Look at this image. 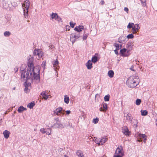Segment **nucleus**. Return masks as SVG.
<instances>
[{"mask_svg": "<svg viewBox=\"0 0 157 157\" xmlns=\"http://www.w3.org/2000/svg\"><path fill=\"white\" fill-rule=\"evenodd\" d=\"M139 78V77L138 76H131L127 80L126 84L130 88H134L139 84V82L137 81Z\"/></svg>", "mask_w": 157, "mask_h": 157, "instance_id": "f257e3e1", "label": "nucleus"}, {"mask_svg": "<svg viewBox=\"0 0 157 157\" xmlns=\"http://www.w3.org/2000/svg\"><path fill=\"white\" fill-rule=\"evenodd\" d=\"M40 69L39 66L33 67L32 70H31V71L33 73V79L37 83L40 82Z\"/></svg>", "mask_w": 157, "mask_h": 157, "instance_id": "f03ea898", "label": "nucleus"}, {"mask_svg": "<svg viewBox=\"0 0 157 157\" xmlns=\"http://www.w3.org/2000/svg\"><path fill=\"white\" fill-rule=\"evenodd\" d=\"M21 78H23L24 80L25 81L28 80L29 79L33 81V75L31 71L29 70H27L25 72H23L21 73Z\"/></svg>", "mask_w": 157, "mask_h": 157, "instance_id": "7ed1b4c3", "label": "nucleus"}, {"mask_svg": "<svg viewBox=\"0 0 157 157\" xmlns=\"http://www.w3.org/2000/svg\"><path fill=\"white\" fill-rule=\"evenodd\" d=\"M30 2L28 0H26L22 4L23 7L24 17L27 18L28 16V10L30 6Z\"/></svg>", "mask_w": 157, "mask_h": 157, "instance_id": "20e7f679", "label": "nucleus"}, {"mask_svg": "<svg viewBox=\"0 0 157 157\" xmlns=\"http://www.w3.org/2000/svg\"><path fill=\"white\" fill-rule=\"evenodd\" d=\"M80 37L79 33L76 32L71 33L70 36V41L73 44L76 40L77 39Z\"/></svg>", "mask_w": 157, "mask_h": 157, "instance_id": "39448f33", "label": "nucleus"}, {"mask_svg": "<svg viewBox=\"0 0 157 157\" xmlns=\"http://www.w3.org/2000/svg\"><path fill=\"white\" fill-rule=\"evenodd\" d=\"M126 117V119L128 121H130L131 123L133 124L134 125H136V127L137 126V120L135 119H134V121H135V123H133L134 122H132V119H133V117L131 116V114L128 113L127 114L126 116H125Z\"/></svg>", "mask_w": 157, "mask_h": 157, "instance_id": "423d86ee", "label": "nucleus"}, {"mask_svg": "<svg viewBox=\"0 0 157 157\" xmlns=\"http://www.w3.org/2000/svg\"><path fill=\"white\" fill-rule=\"evenodd\" d=\"M34 54L38 56L39 58H42L44 55V53L41 50L35 49L34 51Z\"/></svg>", "mask_w": 157, "mask_h": 157, "instance_id": "0eeeda50", "label": "nucleus"}, {"mask_svg": "<svg viewBox=\"0 0 157 157\" xmlns=\"http://www.w3.org/2000/svg\"><path fill=\"white\" fill-rule=\"evenodd\" d=\"M51 127L53 128H58L60 129H62L64 128V125L61 124L60 122H56L52 125L51 126Z\"/></svg>", "mask_w": 157, "mask_h": 157, "instance_id": "6e6552de", "label": "nucleus"}, {"mask_svg": "<svg viewBox=\"0 0 157 157\" xmlns=\"http://www.w3.org/2000/svg\"><path fill=\"white\" fill-rule=\"evenodd\" d=\"M120 52L121 55L124 56H127L129 55V51L125 48L121 49Z\"/></svg>", "mask_w": 157, "mask_h": 157, "instance_id": "1a4fd4ad", "label": "nucleus"}, {"mask_svg": "<svg viewBox=\"0 0 157 157\" xmlns=\"http://www.w3.org/2000/svg\"><path fill=\"white\" fill-rule=\"evenodd\" d=\"M115 153L116 154L120 155H122L123 156L124 155V153L123 152V148L122 146H119L117 149Z\"/></svg>", "mask_w": 157, "mask_h": 157, "instance_id": "9d476101", "label": "nucleus"}, {"mask_svg": "<svg viewBox=\"0 0 157 157\" xmlns=\"http://www.w3.org/2000/svg\"><path fill=\"white\" fill-rule=\"evenodd\" d=\"M52 64L55 71H56L57 70H59V62L58 59H56L55 60L53 61L52 62Z\"/></svg>", "mask_w": 157, "mask_h": 157, "instance_id": "9b49d317", "label": "nucleus"}, {"mask_svg": "<svg viewBox=\"0 0 157 157\" xmlns=\"http://www.w3.org/2000/svg\"><path fill=\"white\" fill-rule=\"evenodd\" d=\"M140 27L138 24H136L133 26L132 30L133 33H136L139 30Z\"/></svg>", "mask_w": 157, "mask_h": 157, "instance_id": "f8f14e48", "label": "nucleus"}, {"mask_svg": "<svg viewBox=\"0 0 157 157\" xmlns=\"http://www.w3.org/2000/svg\"><path fill=\"white\" fill-rule=\"evenodd\" d=\"M134 45L133 42L129 41L126 44V47L127 49L130 51L132 50Z\"/></svg>", "mask_w": 157, "mask_h": 157, "instance_id": "ddd939ff", "label": "nucleus"}, {"mask_svg": "<svg viewBox=\"0 0 157 157\" xmlns=\"http://www.w3.org/2000/svg\"><path fill=\"white\" fill-rule=\"evenodd\" d=\"M86 66L88 70H90L92 68V63L90 59H89L87 63H86Z\"/></svg>", "mask_w": 157, "mask_h": 157, "instance_id": "4468645a", "label": "nucleus"}, {"mask_svg": "<svg viewBox=\"0 0 157 157\" xmlns=\"http://www.w3.org/2000/svg\"><path fill=\"white\" fill-rule=\"evenodd\" d=\"M122 131L125 135H128L129 134L130 132L129 131L128 128L127 126L123 127Z\"/></svg>", "mask_w": 157, "mask_h": 157, "instance_id": "2eb2a0df", "label": "nucleus"}, {"mask_svg": "<svg viewBox=\"0 0 157 157\" xmlns=\"http://www.w3.org/2000/svg\"><path fill=\"white\" fill-rule=\"evenodd\" d=\"M46 91H43L40 94V95L45 100H47L49 96H50V95L46 94Z\"/></svg>", "mask_w": 157, "mask_h": 157, "instance_id": "dca6fc26", "label": "nucleus"}, {"mask_svg": "<svg viewBox=\"0 0 157 157\" xmlns=\"http://www.w3.org/2000/svg\"><path fill=\"white\" fill-rule=\"evenodd\" d=\"M30 59H28L29 62L28 63V67L27 68L28 70H29L30 71H31L32 68L33 69L34 67V65L32 62H31V61H29Z\"/></svg>", "mask_w": 157, "mask_h": 157, "instance_id": "f3484780", "label": "nucleus"}, {"mask_svg": "<svg viewBox=\"0 0 157 157\" xmlns=\"http://www.w3.org/2000/svg\"><path fill=\"white\" fill-rule=\"evenodd\" d=\"M83 29V26L82 25H79L75 27L74 29L75 31L77 32L78 33H79L80 32H81Z\"/></svg>", "mask_w": 157, "mask_h": 157, "instance_id": "a211bd4d", "label": "nucleus"}, {"mask_svg": "<svg viewBox=\"0 0 157 157\" xmlns=\"http://www.w3.org/2000/svg\"><path fill=\"white\" fill-rule=\"evenodd\" d=\"M63 108L62 107H59L56 109L54 111V113L57 115H59V113H60L62 111Z\"/></svg>", "mask_w": 157, "mask_h": 157, "instance_id": "6ab92c4d", "label": "nucleus"}, {"mask_svg": "<svg viewBox=\"0 0 157 157\" xmlns=\"http://www.w3.org/2000/svg\"><path fill=\"white\" fill-rule=\"evenodd\" d=\"M3 134L5 138L6 139H8L10 136L9 132L7 130L4 131L3 132Z\"/></svg>", "mask_w": 157, "mask_h": 157, "instance_id": "aec40b11", "label": "nucleus"}, {"mask_svg": "<svg viewBox=\"0 0 157 157\" xmlns=\"http://www.w3.org/2000/svg\"><path fill=\"white\" fill-rule=\"evenodd\" d=\"M76 154L78 157H84L83 153L81 150H78L76 152Z\"/></svg>", "mask_w": 157, "mask_h": 157, "instance_id": "412c9836", "label": "nucleus"}, {"mask_svg": "<svg viewBox=\"0 0 157 157\" xmlns=\"http://www.w3.org/2000/svg\"><path fill=\"white\" fill-rule=\"evenodd\" d=\"M26 110V108H24L22 106H21L18 108L17 111L19 113H21L24 111Z\"/></svg>", "mask_w": 157, "mask_h": 157, "instance_id": "4be33fe9", "label": "nucleus"}, {"mask_svg": "<svg viewBox=\"0 0 157 157\" xmlns=\"http://www.w3.org/2000/svg\"><path fill=\"white\" fill-rule=\"evenodd\" d=\"M35 105V102L33 101L29 103L27 105V107H28L30 109H31L33 108Z\"/></svg>", "mask_w": 157, "mask_h": 157, "instance_id": "5701e85b", "label": "nucleus"}, {"mask_svg": "<svg viewBox=\"0 0 157 157\" xmlns=\"http://www.w3.org/2000/svg\"><path fill=\"white\" fill-rule=\"evenodd\" d=\"M50 16L52 19H54L56 20L57 17L58 15L56 13H53Z\"/></svg>", "mask_w": 157, "mask_h": 157, "instance_id": "b1692460", "label": "nucleus"}, {"mask_svg": "<svg viewBox=\"0 0 157 157\" xmlns=\"http://www.w3.org/2000/svg\"><path fill=\"white\" fill-rule=\"evenodd\" d=\"M108 76L111 78L113 77L114 73L113 70H109L108 72Z\"/></svg>", "mask_w": 157, "mask_h": 157, "instance_id": "393cba45", "label": "nucleus"}, {"mask_svg": "<svg viewBox=\"0 0 157 157\" xmlns=\"http://www.w3.org/2000/svg\"><path fill=\"white\" fill-rule=\"evenodd\" d=\"M26 66L25 64H23L21 65L20 68L21 73L25 71L26 70H25V69L26 68Z\"/></svg>", "mask_w": 157, "mask_h": 157, "instance_id": "a878e982", "label": "nucleus"}, {"mask_svg": "<svg viewBox=\"0 0 157 157\" xmlns=\"http://www.w3.org/2000/svg\"><path fill=\"white\" fill-rule=\"evenodd\" d=\"M64 101L66 104H68L69 102V97L67 95H65L64 96Z\"/></svg>", "mask_w": 157, "mask_h": 157, "instance_id": "bb28decb", "label": "nucleus"}, {"mask_svg": "<svg viewBox=\"0 0 157 157\" xmlns=\"http://www.w3.org/2000/svg\"><path fill=\"white\" fill-rule=\"evenodd\" d=\"M64 126L67 128H71L72 127V125L70 122H67V124L64 125Z\"/></svg>", "mask_w": 157, "mask_h": 157, "instance_id": "cd10ccee", "label": "nucleus"}, {"mask_svg": "<svg viewBox=\"0 0 157 157\" xmlns=\"http://www.w3.org/2000/svg\"><path fill=\"white\" fill-rule=\"evenodd\" d=\"M138 136L140 139L143 138V139L147 138V136L145 134H143L139 133L138 135Z\"/></svg>", "mask_w": 157, "mask_h": 157, "instance_id": "c85d7f7f", "label": "nucleus"}, {"mask_svg": "<svg viewBox=\"0 0 157 157\" xmlns=\"http://www.w3.org/2000/svg\"><path fill=\"white\" fill-rule=\"evenodd\" d=\"M141 115L142 116H146L148 112L146 110H141Z\"/></svg>", "mask_w": 157, "mask_h": 157, "instance_id": "c756f323", "label": "nucleus"}, {"mask_svg": "<svg viewBox=\"0 0 157 157\" xmlns=\"http://www.w3.org/2000/svg\"><path fill=\"white\" fill-rule=\"evenodd\" d=\"M110 98V95L109 94H107L104 97V100L105 101H109V100Z\"/></svg>", "mask_w": 157, "mask_h": 157, "instance_id": "7c9ffc66", "label": "nucleus"}, {"mask_svg": "<svg viewBox=\"0 0 157 157\" xmlns=\"http://www.w3.org/2000/svg\"><path fill=\"white\" fill-rule=\"evenodd\" d=\"M114 46L116 47L117 50H119L121 47V46L118 44L115 43L114 44Z\"/></svg>", "mask_w": 157, "mask_h": 157, "instance_id": "2f4dec72", "label": "nucleus"}, {"mask_svg": "<svg viewBox=\"0 0 157 157\" xmlns=\"http://www.w3.org/2000/svg\"><path fill=\"white\" fill-rule=\"evenodd\" d=\"M41 67L43 68V69L44 70L45 69L46 67V65L45 61H44L41 64Z\"/></svg>", "mask_w": 157, "mask_h": 157, "instance_id": "473e14b6", "label": "nucleus"}, {"mask_svg": "<svg viewBox=\"0 0 157 157\" xmlns=\"http://www.w3.org/2000/svg\"><path fill=\"white\" fill-rule=\"evenodd\" d=\"M51 132V129L50 128H47L45 130V133L46 134L50 135Z\"/></svg>", "mask_w": 157, "mask_h": 157, "instance_id": "72a5a7b5", "label": "nucleus"}, {"mask_svg": "<svg viewBox=\"0 0 157 157\" xmlns=\"http://www.w3.org/2000/svg\"><path fill=\"white\" fill-rule=\"evenodd\" d=\"M141 102V99H137L136 101V105H139L140 104Z\"/></svg>", "mask_w": 157, "mask_h": 157, "instance_id": "f704fd0d", "label": "nucleus"}, {"mask_svg": "<svg viewBox=\"0 0 157 157\" xmlns=\"http://www.w3.org/2000/svg\"><path fill=\"white\" fill-rule=\"evenodd\" d=\"M134 24L133 23H129L128 24V25L127 26V28L128 29H130L131 28H132L133 27V26H134Z\"/></svg>", "mask_w": 157, "mask_h": 157, "instance_id": "c9c22d12", "label": "nucleus"}, {"mask_svg": "<svg viewBox=\"0 0 157 157\" xmlns=\"http://www.w3.org/2000/svg\"><path fill=\"white\" fill-rule=\"evenodd\" d=\"M99 121V118L98 117H96L95 118H94L93 120V122L94 124H97Z\"/></svg>", "mask_w": 157, "mask_h": 157, "instance_id": "e433bc0d", "label": "nucleus"}, {"mask_svg": "<svg viewBox=\"0 0 157 157\" xmlns=\"http://www.w3.org/2000/svg\"><path fill=\"white\" fill-rule=\"evenodd\" d=\"M9 4H6V2H3V8L5 9L9 7Z\"/></svg>", "mask_w": 157, "mask_h": 157, "instance_id": "4c0bfd02", "label": "nucleus"}, {"mask_svg": "<svg viewBox=\"0 0 157 157\" xmlns=\"http://www.w3.org/2000/svg\"><path fill=\"white\" fill-rule=\"evenodd\" d=\"M102 140V143H101V145H102L106 141H107V138L105 137H104L102 139H101Z\"/></svg>", "mask_w": 157, "mask_h": 157, "instance_id": "58836bf2", "label": "nucleus"}, {"mask_svg": "<svg viewBox=\"0 0 157 157\" xmlns=\"http://www.w3.org/2000/svg\"><path fill=\"white\" fill-rule=\"evenodd\" d=\"M27 81L28 80L25 81V82L24 83V86H28V87L29 86H30L31 83L30 82H27Z\"/></svg>", "mask_w": 157, "mask_h": 157, "instance_id": "ea45409f", "label": "nucleus"}, {"mask_svg": "<svg viewBox=\"0 0 157 157\" xmlns=\"http://www.w3.org/2000/svg\"><path fill=\"white\" fill-rule=\"evenodd\" d=\"M125 37L124 36H121L119 38V40H120L119 42L120 43H121L124 40Z\"/></svg>", "mask_w": 157, "mask_h": 157, "instance_id": "a19ab883", "label": "nucleus"}, {"mask_svg": "<svg viewBox=\"0 0 157 157\" xmlns=\"http://www.w3.org/2000/svg\"><path fill=\"white\" fill-rule=\"evenodd\" d=\"M134 37V36L132 34H131L128 35L127 36V37L128 39H132Z\"/></svg>", "mask_w": 157, "mask_h": 157, "instance_id": "79ce46f5", "label": "nucleus"}, {"mask_svg": "<svg viewBox=\"0 0 157 157\" xmlns=\"http://www.w3.org/2000/svg\"><path fill=\"white\" fill-rule=\"evenodd\" d=\"M100 57L98 54H95L94 56L91 59H98Z\"/></svg>", "mask_w": 157, "mask_h": 157, "instance_id": "37998d69", "label": "nucleus"}, {"mask_svg": "<svg viewBox=\"0 0 157 157\" xmlns=\"http://www.w3.org/2000/svg\"><path fill=\"white\" fill-rule=\"evenodd\" d=\"M4 34L5 36H8L10 35V33L9 31H6L4 33Z\"/></svg>", "mask_w": 157, "mask_h": 157, "instance_id": "c03bdc74", "label": "nucleus"}, {"mask_svg": "<svg viewBox=\"0 0 157 157\" xmlns=\"http://www.w3.org/2000/svg\"><path fill=\"white\" fill-rule=\"evenodd\" d=\"M103 107L104 109L107 110V104L104 103L103 104Z\"/></svg>", "mask_w": 157, "mask_h": 157, "instance_id": "a18cd8bd", "label": "nucleus"}, {"mask_svg": "<svg viewBox=\"0 0 157 157\" xmlns=\"http://www.w3.org/2000/svg\"><path fill=\"white\" fill-rule=\"evenodd\" d=\"M40 131L43 134L45 133V129L44 128H41L40 130Z\"/></svg>", "mask_w": 157, "mask_h": 157, "instance_id": "49530a36", "label": "nucleus"}, {"mask_svg": "<svg viewBox=\"0 0 157 157\" xmlns=\"http://www.w3.org/2000/svg\"><path fill=\"white\" fill-rule=\"evenodd\" d=\"M75 24V23H74L72 22H70V25L72 28L74 27Z\"/></svg>", "mask_w": 157, "mask_h": 157, "instance_id": "de8ad7c7", "label": "nucleus"}, {"mask_svg": "<svg viewBox=\"0 0 157 157\" xmlns=\"http://www.w3.org/2000/svg\"><path fill=\"white\" fill-rule=\"evenodd\" d=\"M102 142L101 139L100 140H98V141H97V142H96V143H97L98 145H101V143H102Z\"/></svg>", "mask_w": 157, "mask_h": 157, "instance_id": "09e8293b", "label": "nucleus"}, {"mask_svg": "<svg viewBox=\"0 0 157 157\" xmlns=\"http://www.w3.org/2000/svg\"><path fill=\"white\" fill-rule=\"evenodd\" d=\"M56 20L57 21L59 22H60V21H62L61 18L59 17L58 16L57 17V18Z\"/></svg>", "mask_w": 157, "mask_h": 157, "instance_id": "8fccbe9b", "label": "nucleus"}, {"mask_svg": "<svg viewBox=\"0 0 157 157\" xmlns=\"http://www.w3.org/2000/svg\"><path fill=\"white\" fill-rule=\"evenodd\" d=\"M99 59H91V61L92 62V63H96Z\"/></svg>", "mask_w": 157, "mask_h": 157, "instance_id": "3c124183", "label": "nucleus"}, {"mask_svg": "<svg viewBox=\"0 0 157 157\" xmlns=\"http://www.w3.org/2000/svg\"><path fill=\"white\" fill-rule=\"evenodd\" d=\"M123 156L122 155H120L119 154H116L114 155L113 157H122Z\"/></svg>", "mask_w": 157, "mask_h": 157, "instance_id": "603ef678", "label": "nucleus"}, {"mask_svg": "<svg viewBox=\"0 0 157 157\" xmlns=\"http://www.w3.org/2000/svg\"><path fill=\"white\" fill-rule=\"evenodd\" d=\"M25 88L24 90V91H27V90H29L28 88V86H25Z\"/></svg>", "mask_w": 157, "mask_h": 157, "instance_id": "864d4df0", "label": "nucleus"}, {"mask_svg": "<svg viewBox=\"0 0 157 157\" xmlns=\"http://www.w3.org/2000/svg\"><path fill=\"white\" fill-rule=\"evenodd\" d=\"M71 113V111L70 110H67L66 111V113L67 115Z\"/></svg>", "mask_w": 157, "mask_h": 157, "instance_id": "5fc2aeb1", "label": "nucleus"}, {"mask_svg": "<svg viewBox=\"0 0 157 157\" xmlns=\"http://www.w3.org/2000/svg\"><path fill=\"white\" fill-rule=\"evenodd\" d=\"M55 120L56 121V122H60L59 118H56L55 119Z\"/></svg>", "mask_w": 157, "mask_h": 157, "instance_id": "6e6d98bb", "label": "nucleus"}, {"mask_svg": "<svg viewBox=\"0 0 157 157\" xmlns=\"http://www.w3.org/2000/svg\"><path fill=\"white\" fill-rule=\"evenodd\" d=\"M124 10L127 13H128V9L127 8L125 7L124 8Z\"/></svg>", "mask_w": 157, "mask_h": 157, "instance_id": "4d7b16f0", "label": "nucleus"}, {"mask_svg": "<svg viewBox=\"0 0 157 157\" xmlns=\"http://www.w3.org/2000/svg\"><path fill=\"white\" fill-rule=\"evenodd\" d=\"M18 68L17 67H16L14 68V70L15 73H16L18 71Z\"/></svg>", "mask_w": 157, "mask_h": 157, "instance_id": "13d9d810", "label": "nucleus"}, {"mask_svg": "<svg viewBox=\"0 0 157 157\" xmlns=\"http://www.w3.org/2000/svg\"><path fill=\"white\" fill-rule=\"evenodd\" d=\"M140 1L141 2L143 3V5L146 6V3L145 2H143V1H142V0H140Z\"/></svg>", "mask_w": 157, "mask_h": 157, "instance_id": "bf43d9fd", "label": "nucleus"}, {"mask_svg": "<svg viewBox=\"0 0 157 157\" xmlns=\"http://www.w3.org/2000/svg\"><path fill=\"white\" fill-rule=\"evenodd\" d=\"M87 37V35H84L83 37V39L84 40H86V38Z\"/></svg>", "mask_w": 157, "mask_h": 157, "instance_id": "052dcab7", "label": "nucleus"}, {"mask_svg": "<svg viewBox=\"0 0 157 157\" xmlns=\"http://www.w3.org/2000/svg\"><path fill=\"white\" fill-rule=\"evenodd\" d=\"M130 69L132 71H134V70L133 69V66H132L130 68Z\"/></svg>", "mask_w": 157, "mask_h": 157, "instance_id": "680f3d73", "label": "nucleus"}, {"mask_svg": "<svg viewBox=\"0 0 157 157\" xmlns=\"http://www.w3.org/2000/svg\"><path fill=\"white\" fill-rule=\"evenodd\" d=\"M94 140L96 142H97V141L99 140L96 137H94Z\"/></svg>", "mask_w": 157, "mask_h": 157, "instance_id": "e2e57ef3", "label": "nucleus"}, {"mask_svg": "<svg viewBox=\"0 0 157 157\" xmlns=\"http://www.w3.org/2000/svg\"><path fill=\"white\" fill-rule=\"evenodd\" d=\"M70 27L69 26H67L66 27V31H67V29L68 30H69L70 29Z\"/></svg>", "mask_w": 157, "mask_h": 157, "instance_id": "0e129e2a", "label": "nucleus"}, {"mask_svg": "<svg viewBox=\"0 0 157 157\" xmlns=\"http://www.w3.org/2000/svg\"><path fill=\"white\" fill-rule=\"evenodd\" d=\"M117 50H117V49H116V50H114L115 53L116 54H117L118 53V52H117Z\"/></svg>", "mask_w": 157, "mask_h": 157, "instance_id": "69168bd1", "label": "nucleus"}, {"mask_svg": "<svg viewBox=\"0 0 157 157\" xmlns=\"http://www.w3.org/2000/svg\"><path fill=\"white\" fill-rule=\"evenodd\" d=\"M146 140H147V138H145L144 139V143H145L146 142Z\"/></svg>", "mask_w": 157, "mask_h": 157, "instance_id": "338daca9", "label": "nucleus"}, {"mask_svg": "<svg viewBox=\"0 0 157 157\" xmlns=\"http://www.w3.org/2000/svg\"><path fill=\"white\" fill-rule=\"evenodd\" d=\"M101 3L102 5H103L104 3V2L103 1H102L100 2Z\"/></svg>", "mask_w": 157, "mask_h": 157, "instance_id": "774afa93", "label": "nucleus"}]
</instances>
